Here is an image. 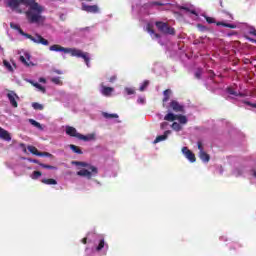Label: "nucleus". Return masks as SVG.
Segmentation results:
<instances>
[{
  "mask_svg": "<svg viewBox=\"0 0 256 256\" xmlns=\"http://www.w3.org/2000/svg\"><path fill=\"white\" fill-rule=\"evenodd\" d=\"M6 3L15 13H25L29 23L41 24L45 21V8L35 0H6Z\"/></svg>",
  "mask_w": 256,
  "mask_h": 256,
  "instance_id": "obj_1",
  "label": "nucleus"
},
{
  "mask_svg": "<svg viewBox=\"0 0 256 256\" xmlns=\"http://www.w3.org/2000/svg\"><path fill=\"white\" fill-rule=\"evenodd\" d=\"M49 51H54L55 53H64V54L70 53L72 57H81L82 59H84L87 67H91V65L89 64V59H90L89 53H85L75 48H65L59 44H54L50 46Z\"/></svg>",
  "mask_w": 256,
  "mask_h": 256,
  "instance_id": "obj_2",
  "label": "nucleus"
},
{
  "mask_svg": "<svg viewBox=\"0 0 256 256\" xmlns=\"http://www.w3.org/2000/svg\"><path fill=\"white\" fill-rule=\"evenodd\" d=\"M11 27L12 29H16V31H18V33L23 37H26V39H30L31 41H33V43H37L38 45H45V46L49 45V41L43 38L41 35L36 34L35 36H31L23 32V30L19 27V25L11 24Z\"/></svg>",
  "mask_w": 256,
  "mask_h": 256,
  "instance_id": "obj_3",
  "label": "nucleus"
},
{
  "mask_svg": "<svg viewBox=\"0 0 256 256\" xmlns=\"http://www.w3.org/2000/svg\"><path fill=\"white\" fill-rule=\"evenodd\" d=\"M72 164L78 165L81 167H86L77 172V175H79L80 177H86L87 179H91V177H93V175H97V168H95L93 166H89L85 162L74 161V162H72Z\"/></svg>",
  "mask_w": 256,
  "mask_h": 256,
  "instance_id": "obj_4",
  "label": "nucleus"
},
{
  "mask_svg": "<svg viewBox=\"0 0 256 256\" xmlns=\"http://www.w3.org/2000/svg\"><path fill=\"white\" fill-rule=\"evenodd\" d=\"M157 29L165 35H174L175 29L169 27L165 22H156Z\"/></svg>",
  "mask_w": 256,
  "mask_h": 256,
  "instance_id": "obj_5",
  "label": "nucleus"
},
{
  "mask_svg": "<svg viewBox=\"0 0 256 256\" xmlns=\"http://www.w3.org/2000/svg\"><path fill=\"white\" fill-rule=\"evenodd\" d=\"M20 61L23 63V65H26V67H33V62L31 61V54L29 52L24 51L20 55Z\"/></svg>",
  "mask_w": 256,
  "mask_h": 256,
  "instance_id": "obj_6",
  "label": "nucleus"
},
{
  "mask_svg": "<svg viewBox=\"0 0 256 256\" xmlns=\"http://www.w3.org/2000/svg\"><path fill=\"white\" fill-rule=\"evenodd\" d=\"M182 153H183L184 157H186V159H188V161H190V163H195V161H196L195 154H193V152H191V150H189V148L183 147Z\"/></svg>",
  "mask_w": 256,
  "mask_h": 256,
  "instance_id": "obj_7",
  "label": "nucleus"
},
{
  "mask_svg": "<svg viewBox=\"0 0 256 256\" xmlns=\"http://www.w3.org/2000/svg\"><path fill=\"white\" fill-rule=\"evenodd\" d=\"M7 97L9 99L10 105H12V107L17 108V101L19 99V96H17V94L14 93L13 91H9L7 93Z\"/></svg>",
  "mask_w": 256,
  "mask_h": 256,
  "instance_id": "obj_8",
  "label": "nucleus"
},
{
  "mask_svg": "<svg viewBox=\"0 0 256 256\" xmlns=\"http://www.w3.org/2000/svg\"><path fill=\"white\" fill-rule=\"evenodd\" d=\"M198 149L200 151L199 157L204 163H209V155L203 151V146L201 145V142H198Z\"/></svg>",
  "mask_w": 256,
  "mask_h": 256,
  "instance_id": "obj_9",
  "label": "nucleus"
},
{
  "mask_svg": "<svg viewBox=\"0 0 256 256\" xmlns=\"http://www.w3.org/2000/svg\"><path fill=\"white\" fill-rule=\"evenodd\" d=\"M82 10L86 11L87 13H98L99 7L97 5L89 6L87 4H82Z\"/></svg>",
  "mask_w": 256,
  "mask_h": 256,
  "instance_id": "obj_10",
  "label": "nucleus"
},
{
  "mask_svg": "<svg viewBox=\"0 0 256 256\" xmlns=\"http://www.w3.org/2000/svg\"><path fill=\"white\" fill-rule=\"evenodd\" d=\"M66 134L69 135L70 137H76L77 139H79V137L81 135L77 132V129H75L71 126L66 127Z\"/></svg>",
  "mask_w": 256,
  "mask_h": 256,
  "instance_id": "obj_11",
  "label": "nucleus"
},
{
  "mask_svg": "<svg viewBox=\"0 0 256 256\" xmlns=\"http://www.w3.org/2000/svg\"><path fill=\"white\" fill-rule=\"evenodd\" d=\"M114 89L112 87L107 86H101L100 93L104 95L105 97L111 96V93H113Z\"/></svg>",
  "mask_w": 256,
  "mask_h": 256,
  "instance_id": "obj_12",
  "label": "nucleus"
},
{
  "mask_svg": "<svg viewBox=\"0 0 256 256\" xmlns=\"http://www.w3.org/2000/svg\"><path fill=\"white\" fill-rule=\"evenodd\" d=\"M169 135H171V131L168 130L164 132L163 135L157 136L156 139L154 140V144L161 143V141H165V139H167Z\"/></svg>",
  "mask_w": 256,
  "mask_h": 256,
  "instance_id": "obj_13",
  "label": "nucleus"
},
{
  "mask_svg": "<svg viewBox=\"0 0 256 256\" xmlns=\"http://www.w3.org/2000/svg\"><path fill=\"white\" fill-rule=\"evenodd\" d=\"M0 139H4V141H11V135L5 129L0 127Z\"/></svg>",
  "mask_w": 256,
  "mask_h": 256,
  "instance_id": "obj_14",
  "label": "nucleus"
},
{
  "mask_svg": "<svg viewBox=\"0 0 256 256\" xmlns=\"http://www.w3.org/2000/svg\"><path fill=\"white\" fill-rule=\"evenodd\" d=\"M80 141H95V134L82 135L80 134Z\"/></svg>",
  "mask_w": 256,
  "mask_h": 256,
  "instance_id": "obj_15",
  "label": "nucleus"
},
{
  "mask_svg": "<svg viewBox=\"0 0 256 256\" xmlns=\"http://www.w3.org/2000/svg\"><path fill=\"white\" fill-rule=\"evenodd\" d=\"M170 107L173 109V111L176 112L183 111V106H181V104L177 103L176 101H172Z\"/></svg>",
  "mask_w": 256,
  "mask_h": 256,
  "instance_id": "obj_16",
  "label": "nucleus"
},
{
  "mask_svg": "<svg viewBox=\"0 0 256 256\" xmlns=\"http://www.w3.org/2000/svg\"><path fill=\"white\" fill-rule=\"evenodd\" d=\"M3 65L5 69H7V71H9L10 73H13V70L15 69V64H12L11 62L4 60Z\"/></svg>",
  "mask_w": 256,
  "mask_h": 256,
  "instance_id": "obj_17",
  "label": "nucleus"
},
{
  "mask_svg": "<svg viewBox=\"0 0 256 256\" xmlns=\"http://www.w3.org/2000/svg\"><path fill=\"white\" fill-rule=\"evenodd\" d=\"M41 183H43L44 185H57V180L53 178H43L41 180Z\"/></svg>",
  "mask_w": 256,
  "mask_h": 256,
  "instance_id": "obj_18",
  "label": "nucleus"
},
{
  "mask_svg": "<svg viewBox=\"0 0 256 256\" xmlns=\"http://www.w3.org/2000/svg\"><path fill=\"white\" fill-rule=\"evenodd\" d=\"M28 82H30L33 87H36V89H38V91H40L41 93H45V88L43 87V85L37 82H33V80H28Z\"/></svg>",
  "mask_w": 256,
  "mask_h": 256,
  "instance_id": "obj_19",
  "label": "nucleus"
},
{
  "mask_svg": "<svg viewBox=\"0 0 256 256\" xmlns=\"http://www.w3.org/2000/svg\"><path fill=\"white\" fill-rule=\"evenodd\" d=\"M182 9L187 13H190L192 15V19H194V21H197V13H195V9H189L186 7H183Z\"/></svg>",
  "mask_w": 256,
  "mask_h": 256,
  "instance_id": "obj_20",
  "label": "nucleus"
},
{
  "mask_svg": "<svg viewBox=\"0 0 256 256\" xmlns=\"http://www.w3.org/2000/svg\"><path fill=\"white\" fill-rule=\"evenodd\" d=\"M146 31L150 34L152 39H159V34L155 33L152 29L151 26H147Z\"/></svg>",
  "mask_w": 256,
  "mask_h": 256,
  "instance_id": "obj_21",
  "label": "nucleus"
},
{
  "mask_svg": "<svg viewBox=\"0 0 256 256\" xmlns=\"http://www.w3.org/2000/svg\"><path fill=\"white\" fill-rule=\"evenodd\" d=\"M28 151H30L32 155H36L37 157L41 155V152H39V150H37L35 146H28Z\"/></svg>",
  "mask_w": 256,
  "mask_h": 256,
  "instance_id": "obj_22",
  "label": "nucleus"
},
{
  "mask_svg": "<svg viewBox=\"0 0 256 256\" xmlns=\"http://www.w3.org/2000/svg\"><path fill=\"white\" fill-rule=\"evenodd\" d=\"M104 247H109V245L105 244V239H101L96 247V251H101Z\"/></svg>",
  "mask_w": 256,
  "mask_h": 256,
  "instance_id": "obj_23",
  "label": "nucleus"
},
{
  "mask_svg": "<svg viewBox=\"0 0 256 256\" xmlns=\"http://www.w3.org/2000/svg\"><path fill=\"white\" fill-rule=\"evenodd\" d=\"M165 121H175L177 120V115L173 114V113H168L165 117H164Z\"/></svg>",
  "mask_w": 256,
  "mask_h": 256,
  "instance_id": "obj_24",
  "label": "nucleus"
},
{
  "mask_svg": "<svg viewBox=\"0 0 256 256\" xmlns=\"http://www.w3.org/2000/svg\"><path fill=\"white\" fill-rule=\"evenodd\" d=\"M29 123H31L33 125V127H36L40 131H43V126H41V124L39 122H37L33 119H29Z\"/></svg>",
  "mask_w": 256,
  "mask_h": 256,
  "instance_id": "obj_25",
  "label": "nucleus"
},
{
  "mask_svg": "<svg viewBox=\"0 0 256 256\" xmlns=\"http://www.w3.org/2000/svg\"><path fill=\"white\" fill-rule=\"evenodd\" d=\"M41 175V172L34 171L30 174V178L33 179L34 181H37V179H40Z\"/></svg>",
  "mask_w": 256,
  "mask_h": 256,
  "instance_id": "obj_26",
  "label": "nucleus"
},
{
  "mask_svg": "<svg viewBox=\"0 0 256 256\" xmlns=\"http://www.w3.org/2000/svg\"><path fill=\"white\" fill-rule=\"evenodd\" d=\"M176 120L179 121L182 125H185L187 123V117L183 115H176Z\"/></svg>",
  "mask_w": 256,
  "mask_h": 256,
  "instance_id": "obj_27",
  "label": "nucleus"
},
{
  "mask_svg": "<svg viewBox=\"0 0 256 256\" xmlns=\"http://www.w3.org/2000/svg\"><path fill=\"white\" fill-rule=\"evenodd\" d=\"M217 25H222L223 27H229L230 29H235V24H229V23H225V22H217Z\"/></svg>",
  "mask_w": 256,
  "mask_h": 256,
  "instance_id": "obj_28",
  "label": "nucleus"
},
{
  "mask_svg": "<svg viewBox=\"0 0 256 256\" xmlns=\"http://www.w3.org/2000/svg\"><path fill=\"white\" fill-rule=\"evenodd\" d=\"M70 149H71L74 153H77L78 155H81V153H83V152L81 151V149H79V147H77V146H75V145H73V144L70 145Z\"/></svg>",
  "mask_w": 256,
  "mask_h": 256,
  "instance_id": "obj_29",
  "label": "nucleus"
},
{
  "mask_svg": "<svg viewBox=\"0 0 256 256\" xmlns=\"http://www.w3.org/2000/svg\"><path fill=\"white\" fill-rule=\"evenodd\" d=\"M103 116H104L106 119H118V118H119V115H117V114H108V113H104Z\"/></svg>",
  "mask_w": 256,
  "mask_h": 256,
  "instance_id": "obj_30",
  "label": "nucleus"
},
{
  "mask_svg": "<svg viewBox=\"0 0 256 256\" xmlns=\"http://www.w3.org/2000/svg\"><path fill=\"white\" fill-rule=\"evenodd\" d=\"M32 107H33V109H36L38 111H43V105H41V104H39L37 102L33 103Z\"/></svg>",
  "mask_w": 256,
  "mask_h": 256,
  "instance_id": "obj_31",
  "label": "nucleus"
},
{
  "mask_svg": "<svg viewBox=\"0 0 256 256\" xmlns=\"http://www.w3.org/2000/svg\"><path fill=\"white\" fill-rule=\"evenodd\" d=\"M169 95H171V90H165L164 91V99H163L164 103L169 101Z\"/></svg>",
  "mask_w": 256,
  "mask_h": 256,
  "instance_id": "obj_32",
  "label": "nucleus"
},
{
  "mask_svg": "<svg viewBox=\"0 0 256 256\" xmlns=\"http://www.w3.org/2000/svg\"><path fill=\"white\" fill-rule=\"evenodd\" d=\"M172 129H173L174 131H181V124H179V123H177V122H174V123L172 124Z\"/></svg>",
  "mask_w": 256,
  "mask_h": 256,
  "instance_id": "obj_33",
  "label": "nucleus"
},
{
  "mask_svg": "<svg viewBox=\"0 0 256 256\" xmlns=\"http://www.w3.org/2000/svg\"><path fill=\"white\" fill-rule=\"evenodd\" d=\"M149 87V81L145 80L141 85H140V91H143L144 89H147Z\"/></svg>",
  "mask_w": 256,
  "mask_h": 256,
  "instance_id": "obj_34",
  "label": "nucleus"
},
{
  "mask_svg": "<svg viewBox=\"0 0 256 256\" xmlns=\"http://www.w3.org/2000/svg\"><path fill=\"white\" fill-rule=\"evenodd\" d=\"M39 166L42 167L43 169H55V167L43 163H39Z\"/></svg>",
  "mask_w": 256,
  "mask_h": 256,
  "instance_id": "obj_35",
  "label": "nucleus"
},
{
  "mask_svg": "<svg viewBox=\"0 0 256 256\" xmlns=\"http://www.w3.org/2000/svg\"><path fill=\"white\" fill-rule=\"evenodd\" d=\"M51 81L52 83H55V85L61 84V80L59 79V77L52 78Z\"/></svg>",
  "mask_w": 256,
  "mask_h": 256,
  "instance_id": "obj_36",
  "label": "nucleus"
},
{
  "mask_svg": "<svg viewBox=\"0 0 256 256\" xmlns=\"http://www.w3.org/2000/svg\"><path fill=\"white\" fill-rule=\"evenodd\" d=\"M125 91L127 95H133V93H135V89L133 88H125Z\"/></svg>",
  "mask_w": 256,
  "mask_h": 256,
  "instance_id": "obj_37",
  "label": "nucleus"
},
{
  "mask_svg": "<svg viewBox=\"0 0 256 256\" xmlns=\"http://www.w3.org/2000/svg\"><path fill=\"white\" fill-rule=\"evenodd\" d=\"M207 23H215V18H211V17H205Z\"/></svg>",
  "mask_w": 256,
  "mask_h": 256,
  "instance_id": "obj_38",
  "label": "nucleus"
},
{
  "mask_svg": "<svg viewBox=\"0 0 256 256\" xmlns=\"http://www.w3.org/2000/svg\"><path fill=\"white\" fill-rule=\"evenodd\" d=\"M227 92L229 95H237V92H235L232 88H228Z\"/></svg>",
  "mask_w": 256,
  "mask_h": 256,
  "instance_id": "obj_39",
  "label": "nucleus"
},
{
  "mask_svg": "<svg viewBox=\"0 0 256 256\" xmlns=\"http://www.w3.org/2000/svg\"><path fill=\"white\" fill-rule=\"evenodd\" d=\"M39 157H51V154H49L48 152H44V153H41Z\"/></svg>",
  "mask_w": 256,
  "mask_h": 256,
  "instance_id": "obj_40",
  "label": "nucleus"
},
{
  "mask_svg": "<svg viewBox=\"0 0 256 256\" xmlns=\"http://www.w3.org/2000/svg\"><path fill=\"white\" fill-rule=\"evenodd\" d=\"M161 5H165V3H160V2H153L152 3V7L161 6Z\"/></svg>",
  "mask_w": 256,
  "mask_h": 256,
  "instance_id": "obj_41",
  "label": "nucleus"
},
{
  "mask_svg": "<svg viewBox=\"0 0 256 256\" xmlns=\"http://www.w3.org/2000/svg\"><path fill=\"white\" fill-rule=\"evenodd\" d=\"M138 103H141V104L145 103V98L144 97L138 98Z\"/></svg>",
  "mask_w": 256,
  "mask_h": 256,
  "instance_id": "obj_42",
  "label": "nucleus"
},
{
  "mask_svg": "<svg viewBox=\"0 0 256 256\" xmlns=\"http://www.w3.org/2000/svg\"><path fill=\"white\" fill-rule=\"evenodd\" d=\"M28 161H30V163H37L39 165V161L38 160H35V159H28Z\"/></svg>",
  "mask_w": 256,
  "mask_h": 256,
  "instance_id": "obj_43",
  "label": "nucleus"
},
{
  "mask_svg": "<svg viewBox=\"0 0 256 256\" xmlns=\"http://www.w3.org/2000/svg\"><path fill=\"white\" fill-rule=\"evenodd\" d=\"M195 75H196L197 79H200L201 78V71L196 72Z\"/></svg>",
  "mask_w": 256,
  "mask_h": 256,
  "instance_id": "obj_44",
  "label": "nucleus"
},
{
  "mask_svg": "<svg viewBox=\"0 0 256 256\" xmlns=\"http://www.w3.org/2000/svg\"><path fill=\"white\" fill-rule=\"evenodd\" d=\"M167 125H169L167 122H163L161 124V129H165V127H167Z\"/></svg>",
  "mask_w": 256,
  "mask_h": 256,
  "instance_id": "obj_45",
  "label": "nucleus"
},
{
  "mask_svg": "<svg viewBox=\"0 0 256 256\" xmlns=\"http://www.w3.org/2000/svg\"><path fill=\"white\" fill-rule=\"evenodd\" d=\"M39 83H47V80L45 78H39Z\"/></svg>",
  "mask_w": 256,
  "mask_h": 256,
  "instance_id": "obj_46",
  "label": "nucleus"
},
{
  "mask_svg": "<svg viewBox=\"0 0 256 256\" xmlns=\"http://www.w3.org/2000/svg\"><path fill=\"white\" fill-rule=\"evenodd\" d=\"M82 243H83L84 245H87V238H83V239H82Z\"/></svg>",
  "mask_w": 256,
  "mask_h": 256,
  "instance_id": "obj_47",
  "label": "nucleus"
},
{
  "mask_svg": "<svg viewBox=\"0 0 256 256\" xmlns=\"http://www.w3.org/2000/svg\"><path fill=\"white\" fill-rule=\"evenodd\" d=\"M115 79H117V77L113 76L112 78H110V83H113V81H115Z\"/></svg>",
  "mask_w": 256,
  "mask_h": 256,
  "instance_id": "obj_48",
  "label": "nucleus"
},
{
  "mask_svg": "<svg viewBox=\"0 0 256 256\" xmlns=\"http://www.w3.org/2000/svg\"><path fill=\"white\" fill-rule=\"evenodd\" d=\"M253 175H254V177L256 178V169L253 170Z\"/></svg>",
  "mask_w": 256,
  "mask_h": 256,
  "instance_id": "obj_49",
  "label": "nucleus"
},
{
  "mask_svg": "<svg viewBox=\"0 0 256 256\" xmlns=\"http://www.w3.org/2000/svg\"><path fill=\"white\" fill-rule=\"evenodd\" d=\"M228 15H229L230 19H233V15H231V14H228Z\"/></svg>",
  "mask_w": 256,
  "mask_h": 256,
  "instance_id": "obj_50",
  "label": "nucleus"
},
{
  "mask_svg": "<svg viewBox=\"0 0 256 256\" xmlns=\"http://www.w3.org/2000/svg\"><path fill=\"white\" fill-rule=\"evenodd\" d=\"M252 107H255V108H256V103H255V104H252Z\"/></svg>",
  "mask_w": 256,
  "mask_h": 256,
  "instance_id": "obj_51",
  "label": "nucleus"
},
{
  "mask_svg": "<svg viewBox=\"0 0 256 256\" xmlns=\"http://www.w3.org/2000/svg\"><path fill=\"white\" fill-rule=\"evenodd\" d=\"M211 77H213V72H211Z\"/></svg>",
  "mask_w": 256,
  "mask_h": 256,
  "instance_id": "obj_52",
  "label": "nucleus"
},
{
  "mask_svg": "<svg viewBox=\"0 0 256 256\" xmlns=\"http://www.w3.org/2000/svg\"><path fill=\"white\" fill-rule=\"evenodd\" d=\"M57 73L61 74V72L57 71Z\"/></svg>",
  "mask_w": 256,
  "mask_h": 256,
  "instance_id": "obj_53",
  "label": "nucleus"
}]
</instances>
